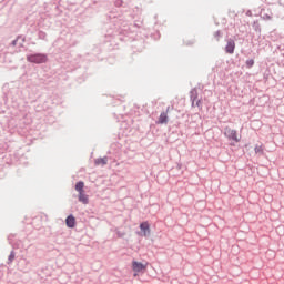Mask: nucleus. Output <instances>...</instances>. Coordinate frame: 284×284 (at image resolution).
<instances>
[{"instance_id": "f257e3e1", "label": "nucleus", "mask_w": 284, "mask_h": 284, "mask_svg": "<svg viewBox=\"0 0 284 284\" xmlns=\"http://www.w3.org/2000/svg\"><path fill=\"white\" fill-rule=\"evenodd\" d=\"M224 136H226V139H229V141H233V143H241V134H239V131L226 126L224 129Z\"/></svg>"}, {"instance_id": "f03ea898", "label": "nucleus", "mask_w": 284, "mask_h": 284, "mask_svg": "<svg viewBox=\"0 0 284 284\" xmlns=\"http://www.w3.org/2000/svg\"><path fill=\"white\" fill-rule=\"evenodd\" d=\"M27 61L29 63H47L48 62V55L43 53H36V54H29L27 55Z\"/></svg>"}, {"instance_id": "7ed1b4c3", "label": "nucleus", "mask_w": 284, "mask_h": 284, "mask_svg": "<svg viewBox=\"0 0 284 284\" xmlns=\"http://www.w3.org/2000/svg\"><path fill=\"white\" fill-rule=\"evenodd\" d=\"M170 112V108L166 109V111L162 112L158 119V124L159 125H164L168 124L169 118L168 113Z\"/></svg>"}, {"instance_id": "20e7f679", "label": "nucleus", "mask_w": 284, "mask_h": 284, "mask_svg": "<svg viewBox=\"0 0 284 284\" xmlns=\"http://www.w3.org/2000/svg\"><path fill=\"white\" fill-rule=\"evenodd\" d=\"M236 48V43L231 40L227 42L226 47H225V51L229 53V54H234V50Z\"/></svg>"}, {"instance_id": "39448f33", "label": "nucleus", "mask_w": 284, "mask_h": 284, "mask_svg": "<svg viewBox=\"0 0 284 284\" xmlns=\"http://www.w3.org/2000/svg\"><path fill=\"white\" fill-rule=\"evenodd\" d=\"M78 199L80 203H83L84 205H88V203H90V199L88 197L85 192L79 193Z\"/></svg>"}, {"instance_id": "423d86ee", "label": "nucleus", "mask_w": 284, "mask_h": 284, "mask_svg": "<svg viewBox=\"0 0 284 284\" xmlns=\"http://www.w3.org/2000/svg\"><path fill=\"white\" fill-rule=\"evenodd\" d=\"M132 270H133V272H142L143 271V263L133 261Z\"/></svg>"}, {"instance_id": "0eeeda50", "label": "nucleus", "mask_w": 284, "mask_h": 284, "mask_svg": "<svg viewBox=\"0 0 284 284\" xmlns=\"http://www.w3.org/2000/svg\"><path fill=\"white\" fill-rule=\"evenodd\" d=\"M67 227H74L77 220L74 219V215H69L65 220Z\"/></svg>"}, {"instance_id": "6e6552de", "label": "nucleus", "mask_w": 284, "mask_h": 284, "mask_svg": "<svg viewBox=\"0 0 284 284\" xmlns=\"http://www.w3.org/2000/svg\"><path fill=\"white\" fill-rule=\"evenodd\" d=\"M95 165H108V156L95 159Z\"/></svg>"}, {"instance_id": "1a4fd4ad", "label": "nucleus", "mask_w": 284, "mask_h": 284, "mask_svg": "<svg viewBox=\"0 0 284 284\" xmlns=\"http://www.w3.org/2000/svg\"><path fill=\"white\" fill-rule=\"evenodd\" d=\"M83 187H85V183H83V181H79L77 184H75V191L79 192V194L85 192L83 190Z\"/></svg>"}, {"instance_id": "9d476101", "label": "nucleus", "mask_w": 284, "mask_h": 284, "mask_svg": "<svg viewBox=\"0 0 284 284\" xmlns=\"http://www.w3.org/2000/svg\"><path fill=\"white\" fill-rule=\"evenodd\" d=\"M254 150H255V154H264V152H265V146H263V144H261V145H255Z\"/></svg>"}, {"instance_id": "9b49d317", "label": "nucleus", "mask_w": 284, "mask_h": 284, "mask_svg": "<svg viewBox=\"0 0 284 284\" xmlns=\"http://www.w3.org/2000/svg\"><path fill=\"white\" fill-rule=\"evenodd\" d=\"M143 234L144 236H150V224H148V222L143 224Z\"/></svg>"}, {"instance_id": "f8f14e48", "label": "nucleus", "mask_w": 284, "mask_h": 284, "mask_svg": "<svg viewBox=\"0 0 284 284\" xmlns=\"http://www.w3.org/2000/svg\"><path fill=\"white\" fill-rule=\"evenodd\" d=\"M38 37H39V39L45 40V37H48V34H45V32H43V31H40L38 33Z\"/></svg>"}, {"instance_id": "ddd939ff", "label": "nucleus", "mask_w": 284, "mask_h": 284, "mask_svg": "<svg viewBox=\"0 0 284 284\" xmlns=\"http://www.w3.org/2000/svg\"><path fill=\"white\" fill-rule=\"evenodd\" d=\"M8 261L9 263H12V261H14V251H11Z\"/></svg>"}, {"instance_id": "4468645a", "label": "nucleus", "mask_w": 284, "mask_h": 284, "mask_svg": "<svg viewBox=\"0 0 284 284\" xmlns=\"http://www.w3.org/2000/svg\"><path fill=\"white\" fill-rule=\"evenodd\" d=\"M254 65V60H247L246 61V68H252Z\"/></svg>"}, {"instance_id": "2eb2a0df", "label": "nucleus", "mask_w": 284, "mask_h": 284, "mask_svg": "<svg viewBox=\"0 0 284 284\" xmlns=\"http://www.w3.org/2000/svg\"><path fill=\"white\" fill-rule=\"evenodd\" d=\"M115 6H116L118 8H121V6H123V0H116V1H115Z\"/></svg>"}, {"instance_id": "dca6fc26", "label": "nucleus", "mask_w": 284, "mask_h": 284, "mask_svg": "<svg viewBox=\"0 0 284 284\" xmlns=\"http://www.w3.org/2000/svg\"><path fill=\"white\" fill-rule=\"evenodd\" d=\"M19 39H21L20 37H18L16 40H13L11 42V45L14 48V45H17V43H19Z\"/></svg>"}, {"instance_id": "f3484780", "label": "nucleus", "mask_w": 284, "mask_h": 284, "mask_svg": "<svg viewBox=\"0 0 284 284\" xmlns=\"http://www.w3.org/2000/svg\"><path fill=\"white\" fill-rule=\"evenodd\" d=\"M196 106H197V108H201V100H197V101H196Z\"/></svg>"}, {"instance_id": "a211bd4d", "label": "nucleus", "mask_w": 284, "mask_h": 284, "mask_svg": "<svg viewBox=\"0 0 284 284\" xmlns=\"http://www.w3.org/2000/svg\"><path fill=\"white\" fill-rule=\"evenodd\" d=\"M140 230L143 232V222L140 223Z\"/></svg>"}, {"instance_id": "6ab92c4d", "label": "nucleus", "mask_w": 284, "mask_h": 284, "mask_svg": "<svg viewBox=\"0 0 284 284\" xmlns=\"http://www.w3.org/2000/svg\"><path fill=\"white\" fill-rule=\"evenodd\" d=\"M134 276H138V274H136V273H134Z\"/></svg>"}]
</instances>
